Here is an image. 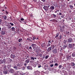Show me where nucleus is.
<instances>
[{"instance_id": "nucleus-1", "label": "nucleus", "mask_w": 75, "mask_h": 75, "mask_svg": "<svg viewBox=\"0 0 75 75\" xmlns=\"http://www.w3.org/2000/svg\"><path fill=\"white\" fill-rule=\"evenodd\" d=\"M3 73L4 74H7L8 72V69L6 68V67H3Z\"/></svg>"}, {"instance_id": "nucleus-2", "label": "nucleus", "mask_w": 75, "mask_h": 75, "mask_svg": "<svg viewBox=\"0 0 75 75\" xmlns=\"http://www.w3.org/2000/svg\"><path fill=\"white\" fill-rule=\"evenodd\" d=\"M19 21L20 23L24 24H25V23H26V22H27L26 20L24 19L23 18H21V20H20Z\"/></svg>"}, {"instance_id": "nucleus-3", "label": "nucleus", "mask_w": 75, "mask_h": 75, "mask_svg": "<svg viewBox=\"0 0 75 75\" xmlns=\"http://www.w3.org/2000/svg\"><path fill=\"white\" fill-rule=\"evenodd\" d=\"M52 52L54 54H57L59 52V50L57 49H55L52 50Z\"/></svg>"}, {"instance_id": "nucleus-4", "label": "nucleus", "mask_w": 75, "mask_h": 75, "mask_svg": "<svg viewBox=\"0 0 75 75\" xmlns=\"http://www.w3.org/2000/svg\"><path fill=\"white\" fill-rule=\"evenodd\" d=\"M74 46H75V44L74 43L71 44H69V47L70 48H74Z\"/></svg>"}, {"instance_id": "nucleus-5", "label": "nucleus", "mask_w": 75, "mask_h": 75, "mask_svg": "<svg viewBox=\"0 0 75 75\" xmlns=\"http://www.w3.org/2000/svg\"><path fill=\"white\" fill-rule=\"evenodd\" d=\"M74 41V40L71 38H69L67 40V42L68 43H70L71 42H73Z\"/></svg>"}, {"instance_id": "nucleus-6", "label": "nucleus", "mask_w": 75, "mask_h": 75, "mask_svg": "<svg viewBox=\"0 0 75 75\" xmlns=\"http://www.w3.org/2000/svg\"><path fill=\"white\" fill-rule=\"evenodd\" d=\"M30 62V59H28L25 61V63L24 64V66H26L27 64H28V63Z\"/></svg>"}, {"instance_id": "nucleus-7", "label": "nucleus", "mask_w": 75, "mask_h": 75, "mask_svg": "<svg viewBox=\"0 0 75 75\" xmlns=\"http://www.w3.org/2000/svg\"><path fill=\"white\" fill-rule=\"evenodd\" d=\"M2 30H1V34L2 35H5L6 34V31L4 30H3V28L2 29Z\"/></svg>"}, {"instance_id": "nucleus-8", "label": "nucleus", "mask_w": 75, "mask_h": 75, "mask_svg": "<svg viewBox=\"0 0 75 75\" xmlns=\"http://www.w3.org/2000/svg\"><path fill=\"white\" fill-rule=\"evenodd\" d=\"M27 69H29V70H32L33 69V68L31 66H28Z\"/></svg>"}, {"instance_id": "nucleus-9", "label": "nucleus", "mask_w": 75, "mask_h": 75, "mask_svg": "<svg viewBox=\"0 0 75 75\" xmlns=\"http://www.w3.org/2000/svg\"><path fill=\"white\" fill-rule=\"evenodd\" d=\"M8 72H10L11 74H13V72H14V69H10L8 70Z\"/></svg>"}, {"instance_id": "nucleus-10", "label": "nucleus", "mask_w": 75, "mask_h": 75, "mask_svg": "<svg viewBox=\"0 0 75 75\" xmlns=\"http://www.w3.org/2000/svg\"><path fill=\"white\" fill-rule=\"evenodd\" d=\"M49 6H44L43 7V8L45 10H48L49 9Z\"/></svg>"}, {"instance_id": "nucleus-11", "label": "nucleus", "mask_w": 75, "mask_h": 75, "mask_svg": "<svg viewBox=\"0 0 75 75\" xmlns=\"http://www.w3.org/2000/svg\"><path fill=\"white\" fill-rule=\"evenodd\" d=\"M32 47H33V49H35L37 47V45H35V44H32Z\"/></svg>"}, {"instance_id": "nucleus-12", "label": "nucleus", "mask_w": 75, "mask_h": 75, "mask_svg": "<svg viewBox=\"0 0 75 75\" xmlns=\"http://www.w3.org/2000/svg\"><path fill=\"white\" fill-rule=\"evenodd\" d=\"M59 33L56 34V36L55 37V38H56L57 40H59Z\"/></svg>"}, {"instance_id": "nucleus-13", "label": "nucleus", "mask_w": 75, "mask_h": 75, "mask_svg": "<svg viewBox=\"0 0 75 75\" xmlns=\"http://www.w3.org/2000/svg\"><path fill=\"white\" fill-rule=\"evenodd\" d=\"M33 1H35V2H36L38 4H40L41 2L40 1V0H33Z\"/></svg>"}, {"instance_id": "nucleus-14", "label": "nucleus", "mask_w": 75, "mask_h": 75, "mask_svg": "<svg viewBox=\"0 0 75 75\" xmlns=\"http://www.w3.org/2000/svg\"><path fill=\"white\" fill-rule=\"evenodd\" d=\"M16 57V56L14 55V54H11V58L12 59H14Z\"/></svg>"}, {"instance_id": "nucleus-15", "label": "nucleus", "mask_w": 75, "mask_h": 75, "mask_svg": "<svg viewBox=\"0 0 75 75\" xmlns=\"http://www.w3.org/2000/svg\"><path fill=\"white\" fill-rule=\"evenodd\" d=\"M41 50L40 49H38L35 51V52H36V54H38L40 53V52H41Z\"/></svg>"}, {"instance_id": "nucleus-16", "label": "nucleus", "mask_w": 75, "mask_h": 75, "mask_svg": "<svg viewBox=\"0 0 75 75\" xmlns=\"http://www.w3.org/2000/svg\"><path fill=\"white\" fill-rule=\"evenodd\" d=\"M54 8H55L54 7V6H50L49 9L50 10H52V11L53 10H54Z\"/></svg>"}, {"instance_id": "nucleus-17", "label": "nucleus", "mask_w": 75, "mask_h": 75, "mask_svg": "<svg viewBox=\"0 0 75 75\" xmlns=\"http://www.w3.org/2000/svg\"><path fill=\"white\" fill-rule=\"evenodd\" d=\"M51 50H52V47H49L48 49H47V52H50V51H51Z\"/></svg>"}, {"instance_id": "nucleus-18", "label": "nucleus", "mask_w": 75, "mask_h": 75, "mask_svg": "<svg viewBox=\"0 0 75 75\" xmlns=\"http://www.w3.org/2000/svg\"><path fill=\"white\" fill-rule=\"evenodd\" d=\"M11 67V64H9L8 65L7 67H8V69H10Z\"/></svg>"}, {"instance_id": "nucleus-19", "label": "nucleus", "mask_w": 75, "mask_h": 75, "mask_svg": "<svg viewBox=\"0 0 75 75\" xmlns=\"http://www.w3.org/2000/svg\"><path fill=\"white\" fill-rule=\"evenodd\" d=\"M46 45V44L45 43H43L41 45L42 47H45Z\"/></svg>"}, {"instance_id": "nucleus-20", "label": "nucleus", "mask_w": 75, "mask_h": 75, "mask_svg": "<svg viewBox=\"0 0 75 75\" xmlns=\"http://www.w3.org/2000/svg\"><path fill=\"white\" fill-rule=\"evenodd\" d=\"M66 34H67V35H68L69 36V35H70V34H71V33H70V32H69L67 31L66 32Z\"/></svg>"}, {"instance_id": "nucleus-21", "label": "nucleus", "mask_w": 75, "mask_h": 75, "mask_svg": "<svg viewBox=\"0 0 75 75\" xmlns=\"http://www.w3.org/2000/svg\"><path fill=\"white\" fill-rule=\"evenodd\" d=\"M67 60H68L69 59H71V55L70 56H67Z\"/></svg>"}, {"instance_id": "nucleus-22", "label": "nucleus", "mask_w": 75, "mask_h": 75, "mask_svg": "<svg viewBox=\"0 0 75 75\" xmlns=\"http://www.w3.org/2000/svg\"><path fill=\"white\" fill-rule=\"evenodd\" d=\"M71 55L72 57H75V51H74V52H73L72 53Z\"/></svg>"}, {"instance_id": "nucleus-23", "label": "nucleus", "mask_w": 75, "mask_h": 75, "mask_svg": "<svg viewBox=\"0 0 75 75\" xmlns=\"http://www.w3.org/2000/svg\"><path fill=\"white\" fill-rule=\"evenodd\" d=\"M70 65L71 67H74V66H75V63L74 62H72L70 63Z\"/></svg>"}, {"instance_id": "nucleus-24", "label": "nucleus", "mask_w": 75, "mask_h": 75, "mask_svg": "<svg viewBox=\"0 0 75 75\" xmlns=\"http://www.w3.org/2000/svg\"><path fill=\"white\" fill-rule=\"evenodd\" d=\"M11 30L12 31H15V30H16V28L14 27H13L11 28Z\"/></svg>"}, {"instance_id": "nucleus-25", "label": "nucleus", "mask_w": 75, "mask_h": 75, "mask_svg": "<svg viewBox=\"0 0 75 75\" xmlns=\"http://www.w3.org/2000/svg\"><path fill=\"white\" fill-rule=\"evenodd\" d=\"M35 74H40V71H35Z\"/></svg>"}, {"instance_id": "nucleus-26", "label": "nucleus", "mask_w": 75, "mask_h": 75, "mask_svg": "<svg viewBox=\"0 0 75 75\" xmlns=\"http://www.w3.org/2000/svg\"><path fill=\"white\" fill-rule=\"evenodd\" d=\"M63 42H64V45H66L67 44V40H64Z\"/></svg>"}, {"instance_id": "nucleus-27", "label": "nucleus", "mask_w": 75, "mask_h": 75, "mask_svg": "<svg viewBox=\"0 0 75 75\" xmlns=\"http://www.w3.org/2000/svg\"><path fill=\"white\" fill-rule=\"evenodd\" d=\"M16 74L18 75H20V72L19 71H17L16 72Z\"/></svg>"}, {"instance_id": "nucleus-28", "label": "nucleus", "mask_w": 75, "mask_h": 75, "mask_svg": "<svg viewBox=\"0 0 75 75\" xmlns=\"http://www.w3.org/2000/svg\"><path fill=\"white\" fill-rule=\"evenodd\" d=\"M52 22H55V23H57L58 22V21L55 19H54L52 20Z\"/></svg>"}, {"instance_id": "nucleus-29", "label": "nucleus", "mask_w": 75, "mask_h": 75, "mask_svg": "<svg viewBox=\"0 0 75 75\" xmlns=\"http://www.w3.org/2000/svg\"><path fill=\"white\" fill-rule=\"evenodd\" d=\"M3 64V60L1 59L0 60V64Z\"/></svg>"}, {"instance_id": "nucleus-30", "label": "nucleus", "mask_w": 75, "mask_h": 75, "mask_svg": "<svg viewBox=\"0 0 75 75\" xmlns=\"http://www.w3.org/2000/svg\"><path fill=\"white\" fill-rule=\"evenodd\" d=\"M2 23H3V20L0 19V25H1Z\"/></svg>"}, {"instance_id": "nucleus-31", "label": "nucleus", "mask_w": 75, "mask_h": 75, "mask_svg": "<svg viewBox=\"0 0 75 75\" xmlns=\"http://www.w3.org/2000/svg\"><path fill=\"white\" fill-rule=\"evenodd\" d=\"M22 40H23V39L21 38L18 39V42H21Z\"/></svg>"}, {"instance_id": "nucleus-32", "label": "nucleus", "mask_w": 75, "mask_h": 75, "mask_svg": "<svg viewBox=\"0 0 75 75\" xmlns=\"http://www.w3.org/2000/svg\"><path fill=\"white\" fill-rule=\"evenodd\" d=\"M57 3H56V4H55L54 5V6H55V7H58V4H56Z\"/></svg>"}, {"instance_id": "nucleus-33", "label": "nucleus", "mask_w": 75, "mask_h": 75, "mask_svg": "<svg viewBox=\"0 0 75 75\" xmlns=\"http://www.w3.org/2000/svg\"><path fill=\"white\" fill-rule=\"evenodd\" d=\"M13 68L14 69H15L16 70H17V69H17V67L16 66H15Z\"/></svg>"}, {"instance_id": "nucleus-34", "label": "nucleus", "mask_w": 75, "mask_h": 75, "mask_svg": "<svg viewBox=\"0 0 75 75\" xmlns=\"http://www.w3.org/2000/svg\"><path fill=\"white\" fill-rule=\"evenodd\" d=\"M52 15L53 16V17H54V18H55L57 17V16L54 14H52Z\"/></svg>"}, {"instance_id": "nucleus-35", "label": "nucleus", "mask_w": 75, "mask_h": 75, "mask_svg": "<svg viewBox=\"0 0 75 75\" xmlns=\"http://www.w3.org/2000/svg\"><path fill=\"white\" fill-rule=\"evenodd\" d=\"M7 17L6 15H4V20H6L7 19Z\"/></svg>"}, {"instance_id": "nucleus-36", "label": "nucleus", "mask_w": 75, "mask_h": 75, "mask_svg": "<svg viewBox=\"0 0 75 75\" xmlns=\"http://www.w3.org/2000/svg\"><path fill=\"white\" fill-rule=\"evenodd\" d=\"M50 57L49 55H46V57H45V59H48V57Z\"/></svg>"}, {"instance_id": "nucleus-37", "label": "nucleus", "mask_w": 75, "mask_h": 75, "mask_svg": "<svg viewBox=\"0 0 75 75\" xmlns=\"http://www.w3.org/2000/svg\"><path fill=\"white\" fill-rule=\"evenodd\" d=\"M52 47V49L53 50V49H54V48H55V46H54V45H51Z\"/></svg>"}, {"instance_id": "nucleus-38", "label": "nucleus", "mask_w": 75, "mask_h": 75, "mask_svg": "<svg viewBox=\"0 0 75 75\" xmlns=\"http://www.w3.org/2000/svg\"><path fill=\"white\" fill-rule=\"evenodd\" d=\"M69 7L70 8H71L72 9V8H74V6H72V5H70Z\"/></svg>"}, {"instance_id": "nucleus-39", "label": "nucleus", "mask_w": 75, "mask_h": 75, "mask_svg": "<svg viewBox=\"0 0 75 75\" xmlns=\"http://www.w3.org/2000/svg\"><path fill=\"white\" fill-rule=\"evenodd\" d=\"M16 31H20V29H19V28H16Z\"/></svg>"}, {"instance_id": "nucleus-40", "label": "nucleus", "mask_w": 75, "mask_h": 75, "mask_svg": "<svg viewBox=\"0 0 75 75\" xmlns=\"http://www.w3.org/2000/svg\"><path fill=\"white\" fill-rule=\"evenodd\" d=\"M29 50H30V51H32L33 50V49L32 48V47L30 46L29 48Z\"/></svg>"}, {"instance_id": "nucleus-41", "label": "nucleus", "mask_w": 75, "mask_h": 75, "mask_svg": "<svg viewBox=\"0 0 75 75\" xmlns=\"http://www.w3.org/2000/svg\"><path fill=\"white\" fill-rule=\"evenodd\" d=\"M62 35H60L59 36V40H61L62 38Z\"/></svg>"}, {"instance_id": "nucleus-42", "label": "nucleus", "mask_w": 75, "mask_h": 75, "mask_svg": "<svg viewBox=\"0 0 75 75\" xmlns=\"http://www.w3.org/2000/svg\"><path fill=\"white\" fill-rule=\"evenodd\" d=\"M51 45V44L50 43H48L47 44V47H50Z\"/></svg>"}, {"instance_id": "nucleus-43", "label": "nucleus", "mask_w": 75, "mask_h": 75, "mask_svg": "<svg viewBox=\"0 0 75 75\" xmlns=\"http://www.w3.org/2000/svg\"><path fill=\"white\" fill-rule=\"evenodd\" d=\"M5 13L6 14H8V11L6 10L5 11Z\"/></svg>"}, {"instance_id": "nucleus-44", "label": "nucleus", "mask_w": 75, "mask_h": 75, "mask_svg": "<svg viewBox=\"0 0 75 75\" xmlns=\"http://www.w3.org/2000/svg\"><path fill=\"white\" fill-rule=\"evenodd\" d=\"M10 24L11 26H13V25H14V24L12 23H10Z\"/></svg>"}, {"instance_id": "nucleus-45", "label": "nucleus", "mask_w": 75, "mask_h": 75, "mask_svg": "<svg viewBox=\"0 0 75 75\" xmlns=\"http://www.w3.org/2000/svg\"><path fill=\"white\" fill-rule=\"evenodd\" d=\"M31 59H32L33 60H34V57H31Z\"/></svg>"}, {"instance_id": "nucleus-46", "label": "nucleus", "mask_w": 75, "mask_h": 75, "mask_svg": "<svg viewBox=\"0 0 75 75\" xmlns=\"http://www.w3.org/2000/svg\"><path fill=\"white\" fill-rule=\"evenodd\" d=\"M25 75V73H20V74L19 75Z\"/></svg>"}, {"instance_id": "nucleus-47", "label": "nucleus", "mask_w": 75, "mask_h": 75, "mask_svg": "<svg viewBox=\"0 0 75 75\" xmlns=\"http://www.w3.org/2000/svg\"><path fill=\"white\" fill-rule=\"evenodd\" d=\"M58 64L57 63L54 64V66H58Z\"/></svg>"}, {"instance_id": "nucleus-48", "label": "nucleus", "mask_w": 75, "mask_h": 75, "mask_svg": "<svg viewBox=\"0 0 75 75\" xmlns=\"http://www.w3.org/2000/svg\"><path fill=\"white\" fill-rule=\"evenodd\" d=\"M25 68H26V67H23L22 68L23 70H24L25 69Z\"/></svg>"}, {"instance_id": "nucleus-49", "label": "nucleus", "mask_w": 75, "mask_h": 75, "mask_svg": "<svg viewBox=\"0 0 75 75\" xmlns=\"http://www.w3.org/2000/svg\"><path fill=\"white\" fill-rule=\"evenodd\" d=\"M60 32H61L62 33L63 32V30H62V28H61L60 29Z\"/></svg>"}, {"instance_id": "nucleus-50", "label": "nucleus", "mask_w": 75, "mask_h": 75, "mask_svg": "<svg viewBox=\"0 0 75 75\" xmlns=\"http://www.w3.org/2000/svg\"><path fill=\"white\" fill-rule=\"evenodd\" d=\"M64 75H68V73L67 72H65V73H64Z\"/></svg>"}, {"instance_id": "nucleus-51", "label": "nucleus", "mask_w": 75, "mask_h": 75, "mask_svg": "<svg viewBox=\"0 0 75 75\" xmlns=\"http://www.w3.org/2000/svg\"><path fill=\"white\" fill-rule=\"evenodd\" d=\"M49 43H50V44H52V41L50 40L48 42Z\"/></svg>"}, {"instance_id": "nucleus-52", "label": "nucleus", "mask_w": 75, "mask_h": 75, "mask_svg": "<svg viewBox=\"0 0 75 75\" xmlns=\"http://www.w3.org/2000/svg\"><path fill=\"white\" fill-rule=\"evenodd\" d=\"M50 67H53L54 66V64H50Z\"/></svg>"}, {"instance_id": "nucleus-53", "label": "nucleus", "mask_w": 75, "mask_h": 75, "mask_svg": "<svg viewBox=\"0 0 75 75\" xmlns=\"http://www.w3.org/2000/svg\"><path fill=\"white\" fill-rule=\"evenodd\" d=\"M16 66H17V67H20V66L19 64H17Z\"/></svg>"}, {"instance_id": "nucleus-54", "label": "nucleus", "mask_w": 75, "mask_h": 75, "mask_svg": "<svg viewBox=\"0 0 75 75\" xmlns=\"http://www.w3.org/2000/svg\"><path fill=\"white\" fill-rule=\"evenodd\" d=\"M42 54H39V56H40V57H42Z\"/></svg>"}, {"instance_id": "nucleus-55", "label": "nucleus", "mask_w": 75, "mask_h": 75, "mask_svg": "<svg viewBox=\"0 0 75 75\" xmlns=\"http://www.w3.org/2000/svg\"><path fill=\"white\" fill-rule=\"evenodd\" d=\"M59 68H62V65H59Z\"/></svg>"}, {"instance_id": "nucleus-56", "label": "nucleus", "mask_w": 75, "mask_h": 75, "mask_svg": "<svg viewBox=\"0 0 75 75\" xmlns=\"http://www.w3.org/2000/svg\"><path fill=\"white\" fill-rule=\"evenodd\" d=\"M71 37H74V35H70Z\"/></svg>"}, {"instance_id": "nucleus-57", "label": "nucleus", "mask_w": 75, "mask_h": 75, "mask_svg": "<svg viewBox=\"0 0 75 75\" xmlns=\"http://www.w3.org/2000/svg\"><path fill=\"white\" fill-rule=\"evenodd\" d=\"M13 49L14 50H16V47H13Z\"/></svg>"}, {"instance_id": "nucleus-58", "label": "nucleus", "mask_w": 75, "mask_h": 75, "mask_svg": "<svg viewBox=\"0 0 75 75\" xmlns=\"http://www.w3.org/2000/svg\"><path fill=\"white\" fill-rule=\"evenodd\" d=\"M67 45H64V48H67Z\"/></svg>"}, {"instance_id": "nucleus-59", "label": "nucleus", "mask_w": 75, "mask_h": 75, "mask_svg": "<svg viewBox=\"0 0 75 75\" xmlns=\"http://www.w3.org/2000/svg\"><path fill=\"white\" fill-rule=\"evenodd\" d=\"M59 16H61L62 15V13L61 12L59 13Z\"/></svg>"}, {"instance_id": "nucleus-60", "label": "nucleus", "mask_w": 75, "mask_h": 75, "mask_svg": "<svg viewBox=\"0 0 75 75\" xmlns=\"http://www.w3.org/2000/svg\"><path fill=\"white\" fill-rule=\"evenodd\" d=\"M35 39H36L35 37H33V40H34Z\"/></svg>"}, {"instance_id": "nucleus-61", "label": "nucleus", "mask_w": 75, "mask_h": 75, "mask_svg": "<svg viewBox=\"0 0 75 75\" xmlns=\"http://www.w3.org/2000/svg\"><path fill=\"white\" fill-rule=\"evenodd\" d=\"M60 55L61 56V57H62L63 55H64V54H60Z\"/></svg>"}, {"instance_id": "nucleus-62", "label": "nucleus", "mask_w": 75, "mask_h": 75, "mask_svg": "<svg viewBox=\"0 0 75 75\" xmlns=\"http://www.w3.org/2000/svg\"><path fill=\"white\" fill-rule=\"evenodd\" d=\"M62 28H64H64H65V26H63L62 27Z\"/></svg>"}, {"instance_id": "nucleus-63", "label": "nucleus", "mask_w": 75, "mask_h": 75, "mask_svg": "<svg viewBox=\"0 0 75 75\" xmlns=\"http://www.w3.org/2000/svg\"><path fill=\"white\" fill-rule=\"evenodd\" d=\"M64 17V15H62V16H61V17H62V18H63Z\"/></svg>"}, {"instance_id": "nucleus-64", "label": "nucleus", "mask_w": 75, "mask_h": 75, "mask_svg": "<svg viewBox=\"0 0 75 75\" xmlns=\"http://www.w3.org/2000/svg\"><path fill=\"white\" fill-rule=\"evenodd\" d=\"M41 1H43V2H45V0H41Z\"/></svg>"}]
</instances>
